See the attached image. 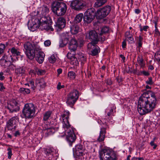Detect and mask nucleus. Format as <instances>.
I'll list each match as a JSON object with an SVG mask.
<instances>
[{"instance_id": "12", "label": "nucleus", "mask_w": 160, "mask_h": 160, "mask_svg": "<svg viewBox=\"0 0 160 160\" xmlns=\"http://www.w3.org/2000/svg\"><path fill=\"white\" fill-rule=\"evenodd\" d=\"M39 24V19L35 16L28 21V27L30 30L33 31L38 28Z\"/></svg>"}, {"instance_id": "44", "label": "nucleus", "mask_w": 160, "mask_h": 160, "mask_svg": "<svg viewBox=\"0 0 160 160\" xmlns=\"http://www.w3.org/2000/svg\"><path fill=\"white\" fill-rule=\"evenodd\" d=\"M70 63L71 64L74 66H78L79 64L78 62L77 58L75 57H73L72 58V59H71Z\"/></svg>"}, {"instance_id": "53", "label": "nucleus", "mask_w": 160, "mask_h": 160, "mask_svg": "<svg viewBox=\"0 0 160 160\" xmlns=\"http://www.w3.org/2000/svg\"><path fill=\"white\" fill-rule=\"evenodd\" d=\"M36 72L38 75H42L45 72V71L42 69H38Z\"/></svg>"}, {"instance_id": "24", "label": "nucleus", "mask_w": 160, "mask_h": 160, "mask_svg": "<svg viewBox=\"0 0 160 160\" xmlns=\"http://www.w3.org/2000/svg\"><path fill=\"white\" fill-rule=\"evenodd\" d=\"M63 37V38L59 41V46L62 47H64L67 44L70 38V37L67 33L65 34Z\"/></svg>"}, {"instance_id": "2", "label": "nucleus", "mask_w": 160, "mask_h": 160, "mask_svg": "<svg viewBox=\"0 0 160 160\" xmlns=\"http://www.w3.org/2000/svg\"><path fill=\"white\" fill-rule=\"evenodd\" d=\"M67 9V5L64 3L56 2L52 5L53 12L58 16H61L65 14Z\"/></svg>"}, {"instance_id": "25", "label": "nucleus", "mask_w": 160, "mask_h": 160, "mask_svg": "<svg viewBox=\"0 0 160 160\" xmlns=\"http://www.w3.org/2000/svg\"><path fill=\"white\" fill-rule=\"evenodd\" d=\"M45 56V54L43 52L39 51L36 54V59L39 63H42L44 61Z\"/></svg>"}, {"instance_id": "30", "label": "nucleus", "mask_w": 160, "mask_h": 160, "mask_svg": "<svg viewBox=\"0 0 160 160\" xmlns=\"http://www.w3.org/2000/svg\"><path fill=\"white\" fill-rule=\"evenodd\" d=\"M113 110L112 107L110 106L108 107L106 109L105 112L106 113H107V115L106 116V117H107L108 120H107V121H108L110 120L111 119L112 116L113 115Z\"/></svg>"}, {"instance_id": "48", "label": "nucleus", "mask_w": 160, "mask_h": 160, "mask_svg": "<svg viewBox=\"0 0 160 160\" xmlns=\"http://www.w3.org/2000/svg\"><path fill=\"white\" fill-rule=\"evenodd\" d=\"M109 30V29L108 27H104L101 30V33L103 34L108 33Z\"/></svg>"}, {"instance_id": "60", "label": "nucleus", "mask_w": 160, "mask_h": 160, "mask_svg": "<svg viewBox=\"0 0 160 160\" xmlns=\"http://www.w3.org/2000/svg\"><path fill=\"white\" fill-rule=\"evenodd\" d=\"M20 131L19 130L16 131L14 133V136L16 137L18 136H19L20 135Z\"/></svg>"}, {"instance_id": "34", "label": "nucleus", "mask_w": 160, "mask_h": 160, "mask_svg": "<svg viewBox=\"0 0 160 160\" xmlns=\"http://www.w3.org/2000/svg\"><path fill=\"white\" fill-rule=\"evenodd\" d=\"M52 114V112L48 111L43 114V120L44 121H48L51 118Z\"/></svg>"}, {"instance_id": "54", "label": "nucleus", "mask_w": 160, "mask_h": 160, "mask_svg": "<svg viewBox=\"0 0 160 160\" xmlns=\"http://www.w3.org/2000/svg\"><path fill=\"white\" fill-rule=\"evenodd\" d=\"M51 44V41L49 40H47L44 42V45L46 47H48Z\"/></svg>"}, {"instance_id": "41", "label": "nucleus", "mask_w": 160, "mask_h": 160, "mask_svg": "<svg viewBox=\"0 0 160 160\" xmlns=\"http://www.w3.org/2000/svg\"><path fill=\"white\" fill-rule=\"evenodd\" d=\"M137 43L138 44V47L139 48H140L142 47V44L143 38L141 36H139L137 37Z\"/></svg>"}, {"instance_id": "28", "label": "nucleus", "mask_w": 160, "mask_h": 160, "mask_svg": "<svg viewBox=\"0 0 160 160\" xmlns=\"http://www.w3.org/2000/svg\"><path fill=\"white\" fill-rule=\"evenodd\" d=\"M39 22H47L49 24H52V21L49 16L47 15L42 16L39 19Z\"/></svg>"}, {"instance_id": "40", "label": "nucleus", "mask_w": 160, "mask_h": 160, "mask_svg": "<svg viewBox=\"0 0 160 160\" xmlns=\"http://www.w3.org/2000/svg\"><path fill=\"white\" fill-rule=\"evenodd\" d=\"M78 59L81 61V63H84L86 61V56L81 53L78 54Z\"/></svg>"}, {"instance_id": "59", "label": "nucleus", "mask_w": 160, "mask_h": 160, "mask_svg": "<svg viewBox=\"0 0 160 160\" xmlns=\"http://www.w3.org/2000/svg\"><path fill=\"white\" fill-rule=\"evenodd\" d=\"M67 57L68 58L72 59V58L74 57V56H72V55L70 53H68L67 54Z\"/></svg>"}, {"instance_id": "11", "label": "nucleus", "mask_w": 160, "mask_h": 160, "mask_svg": "<svg viewBox=\"0 0 160 160\" xmlns=\"http://www.w3.org/2000/svg\"><path fill=\"white\" fill-rule=\"evenodd\" d=\"M86 38L91 41L89 43L97 44L98 42V37L97 33L94 30H91L86 33Z\"/></svg>"}, {"instance_id": "61", "label": "nucleus", "mask_w": 160, "mask_h": 160, "mask_svg": "<svg viewBox=\"0 0 160 160\" xmlns=\"http://www.w3.org/2000/svg\"><path fill=\"white\" fill-rule=\"evenodd\" d=\"M3 72H0V79L1 80H2L5 78V77L3 76Z\"/></svg>"}, {"instance_id": "26", "label": "nucleus", "mask_w": 160, "mask_h": 160, "mask_svg": "<svg viewBox=\"0 0 160 160\" xmlns=\"http://www.w3.org/2000/svg\"><path fill=\"white\" fill-rule=\"evenodd\" d=\"M79 95L78 91L75 89H73L67 95V96L77 100L78 98Z\"/></svg>"}, {"instance_id": "21", "label": "nucleus", "mask_w": 160, "mask_h": 160, "mask_svg": "<svg viewBox=\"0 0 160 160\" xmlns=\"http://www.w3.org/2000/svg\"><path fill=\"white\" fill-rule=\"evenodd\" d=\"M78 44L77 40L75 38H72L69 44L68 48L71 52H75L78 47Z\"/></svg>"}, {"instance_id": "45", "label": "nucleus", "mask_w": 160, "mask_h": 160, "mask_svg": "<svg viewBox=\"0 0 160 160\" xmlns=\"http://www.w3.org/2000/svg\"><path fill=\"white\" fill-rule=\"evenodd\" d=\"M125 40L126 41H128V43L129 44H131L134 43V39L132 36L126 38Z\"/></svg>"}, {"instance_id": "51", "label": "nucleus", "mask_w": 160, "mask_h": 160, "mask_svg": "<svg viewBox=\"0 0 160 160\" xmlns=\"http://www.w3.org/2000/svg\"><path fill=\"white\" fill-rule=\"evenodd\" d=\"M29 86L31 87V88L33 90H34L35 89V86L34 85V82L33 80H31L29 81Z\"/></svg>"}, {"instance_id": "29", "label": "nucleus", "mask_w": 160, "mask_h": 160, "mask_svg": "<svg viewBox=\"0 0 160 160\" xmlns=\"http://www.w3.org/2000/svg\"><path fill=\"white\" fill-rule=\"evenodd\" d=\"M25 53L27 58L31 60L33 59L35 56V52L34 48L29 51H25Z\"/></svg>"}, {"instance_id": "36", "label": "nucleus", "mask_w": 160, "mask_h": 160, "mask_svg": "<svg viewBox=\"0 0 160 160\" xmlns=\"http://www.w3.org/2000/svg\"><path fill=\"white\" fill-rule=\"evenodd\" d=\"M25 69L23 67H19L15 70L16 73L18 75H22L25 73Z\"/></svg>"}, {"instance_id": "56", "label": "nucleus", "mask_w": 160, "mask_h": 160, "mask_svg": "<svg viewBox=\"0 0 160 160\" xmlns=\"http://www.w3.org/2000/svg\"><path fill=\"white\" fill-rule=\"evenodd\" d=\"M125 38H127L129 37L132 36V34H131V32L130 31H127L125 33Z\"/></svg>"}, {"instance_id": "4", "label": "nucleus", "mask_w": 160, "mask_h": 160, "mask_svg": "<svg viewBox=\"0 0 160 160\" xmlns=\"http://www.w3.org/2000/svg\"><path fill=\"white\" fill-rule=\"evenodd\" d=\"M101 160H116V155L112 149L108 148L103 149L100 155Z\"/></svg>"}, {"instance_id": "52", "label": "nucleus", "mask_w": 160, "mask_h": 160, "mask_svg": "<svg viewBox=\"0 0 160 160\" xmlns=\"http://www.w3.org/2000/svg\"><path fill=\"white\" fill-rule=\"evenodd\" d=\"M7 150L8 151V158L9 159H10L12 155L11 149L10 148H8Z\"/></svg>"}, {"instance_id": "46", "label": "nucleus", "mask_w": 160, "mask_h": 160, "mask_svg": "<svg viewBox=\"0 0 160 160\" xmlns=\"http://www.w3.org/2000/svg\"><path fill=\"white\" fill-rule=\"evenodd\" d=\"M68 77L71 79L75 78L76 75L75 73L73 71H70L68 73Z\"/></svg>"}, {"instance_id": "20", "label": "nucleus", "mask_w": 160, "mask_h": 160, "mask_svg": "<svg viewBox=\"0 0 160 160\" xmlns=\"http://www.w3.org/2000/svg\"><path fill=\"white\" fill-rule=\"evenodd\" d=\"M52 24H49L47 22H39V24L38 28H40L41 30H45L46 31L50 30L53 31L54 30L51 26Z\"/></svg>"}, {"instance_id": "19", "label": "nucleus", "mask_w": 160, "mask_h": 160, "mask_svg": "<svg viewBox=\"0 0 160 160\" xmlns=\"http://www.w3.org/2000/svg\"><path fill=\"white\" fill-rule=\"evenodd\" d=\"M11 63V61L8 59L6 55L3 56L0 59V64L4 68H8Z\"/></svg>"}, {"instance_id": "16", "label": "nucleus", "mask_w": 160, "mask_h": 160, "mask_svg": "<svg viewBox=\"0 0 160 160\" xmlns=\"http://www.w3.org/2000/svg\"><path fill=\"white\" fill-rule=\"evenodd\" d=\"M70 113L68 111L64 112V114L62 115V127L63 128H68L69 127L70 125L68 122Z\"/></svg>"}, {"instance_id": "18", "label": "nucleus", "mask_w": 160, "mask_h": 160, "mask_svg": "<svg viewBox=\"0 0 160 160\" xmlns=\"http://www.w3.org/2000/svg\"><path fill=\"white\" fill-rule=\"evenodd\" d=\"M58 127H50L48 128L45 127L44 129L43 132L45 133V136L48 137L49 135L53 134L58 129Z\"/></svg>"}, {"instance_id": "49", "label": "nucleus", "mask_w": 160, "mask_h": 160, "mask_svg": "<svg viewBox=\"0 0 160 160\" xmlns=\"http://www.w3.org/2000/svg\"><path fill=\"white\" fill-rule=\"evenodd\" d=\"M5 45L4 44L0 43V54H2L5 49Z\"/></svg>"}, {"instance_id": "22", "label": "nucleus", "mask_w": 160, "mask_h": 160, "mask_svg": "<svg viewBox=\"0 0 160 160\" xmlns=\"http://www.w3.org/2000/svg\"><path fill=\"white\" fill-rule=\"evenodd\" d=\"M66 24V20L63 17L59 18L58 20L56 26L58 29H61L64 28Z\"/></svg>"}, {"instance_id": "31", "label": "nucleus", "mask_w": 160, "mask_h": 160, "mask_svg": "<svg viewBox=\"0 0 160 160\" xmlns=\"http://www.w3.org/2000/svg\"><path fill=\"white\" fill-rule=\"evenodd\" d=\"M67 96L66 103L68 106L72 108L77 100L68 96Z\"/></svg>"}, {"instance_id": "38", "label": "nucleus", "mask_w": 160, "mask_h": 160, "mask_svg": "<svg viewBox=\"0 0 160 160\" xmlns=\"http://www.w3.org/2000/svg\"><path fill=\"white\" fill-rule=\"evenodd\" d=\"M24 47L26 51H29L34 48V47L29 42H27L24 44Z\"/></svg>"}, {"instance_id": "32", "label": "nucleus", "mask_w": 160, "mask_h": 160, "mask_svg": "<svg viewBox=\"0 0 160 160\" xmlns=\"http://www.w3.org/2000/svg\"><path fill=\"white\" fill-rule=\"evenodd\" d=\"M79 30V26L75 23L70 26V31L72 34H76L78 33Z\"/></svg>"}, {"instance_id": "62", "label": "nucleus", "mask_w": 160, "mask_h": 160, "mask_svg": "<svg viewBox=\"0 0 160 160\" xmlns=\"http://www.w3.org/2000/svg\"><path fill=\"white\" fill-rule=\"evenodd\" d=\"M126 41L124 40L122 43V48H126Z\"/></svg>"}, {"instance_id": "35", "label": "nucleus", "mask_w": 160, "mask_h": 160, "mask_svg": "<svg viewBox=\"0 0 160 160\" xmlns=\"http://www.w3.org/2000/svg\"><path fill=\"white\" fill-rule=\"evenodd\" d=\"M83 14L82 13H80L77 15L75 17L74 22V23L76 24L77 23L80 22L82 20L83 17Z\"/></svg>"}, {"instance_id": "10", "label": "nucleus", "mask_w": 160, "mask_h": 160, "mask_svg": "<svg viewBox=\"0 0 160 160\" xmlns=\"http://www.w3.org/2000/svg\"><path fill=\"white\" fill-rule=\"evenodd\" d=\"M85 148L82 144H78L76 145L74 148H73V152L76 158H78L83 156L84 155Z\"/></svg>"}, {"instance_id": "6", "label": "nucleus", "mask_w": 160, "mask_h": 160, "mask_svg": "<svg viewBox=\"0 0 160 160\" xmlns=\"http://www.w3.org/2000/svg\"><path fill=\"white\" fill-rule=\"evenodd\" d=\"M111 9V7L108 5L102 8H100L96 13V16L97 18L101 19L107 16L110 13Z\"/></svg>"}, {"instance_id": "13", "label": "nucleus", "mask_w": 160, "mask_h": 160, "mask_svg": "<svg viewBox=\"0 0 160 160\" xmlns=\"http://www.w3.org/2000/svg\"><path fill=\"white\" fill-rule=\"evenodd\" d=\"M7 108L10 112H17L20 109L18 102L15 99L12 100L8 103Z\"/></svg>"}, {"instance_id": "1", "label": "nucleus", "mask_w": 160, "mask_h": 160, "mask_svg": "<svg viewBox=\"0 0 160 160\" xmlns=\"http://www.w3.org/2000/svg\"><path fill=\"white\" fill-rule=\"evenodd\" d=\"M157 99L154 92L148 90L144 92L139 98L138 111L141 115L152 111L157 105Z\"/></svg>"}, {"instance_id": "23", "label": "nucleus", "mask_w": 160, "mask_h": 160, "mask_svg": "<svg viewBox=\"0 0 160 160\" xmlns=\"http://www.w3.org/2000/svg\"><path fill=\"white\" fill-rule=\"evenodd\" d=\"M36 87L40 89L43 88L46 86V82L43 78H37L35 81Z\"/></svg>"}, {"instance_id": "57", "label": "nucleus", "mask_w": 160, "mask_h": 160, "mask_svg": "<svg viewBox=\"0 0 160 160\" xmlns=\"http://www.w3.org/2000/svg\"><path fill=\"white\" fill-rule=\"evenodd\" d=\"M106 39V38L105 37L102 35L100 37H99V38H98V41H104Z\"/></svg>"}, {"instance_id": "39", "label": "nucleus", "mask_w": 160, "mask_h": 160, "mask_svg": "<svg viewBox=\"0 0 160 160\" xmlns=\"http://www.w3.org/2000/svg\"><path fill=\"white\" fill-rule=\"evenodd\" d=\"M10 51L13 56H18L20 55V52L14 47H13L11 48Z\"/></svg>"}, {"instance_id": "3", "label": "nucleus", "mask_w": 160, "mask_h": 160, "mask_svg": "<svg viewBox=\"0 0 160 160\" xmlns=\"http://www.w3.org/2000/svg\"><path fill=\"white\" fill-rule=\"evenodd\" d=\"M35 112L34 106L32 103L25 104L22 111V113L26 119L32 118L34 116Z\"/></svg>"}, {"instance_id": "64", "label": "nucleus", "mask_w": 160, "mask_h": 160, "mask_svg": "<svg viewBox=\"0 0 160 160\" xmlns=\"http://www.w3.org/2000/svg\"><path fill=\"white\" fill-rule=\"evenodd\" d=\"M132 160H143V159L142 158H136L133 157L132 158Z\"/></svg>"}, {"instance_id": "14", "label": "nucleus", "mask_w": 160, "mask_h": 160, "mask_svg": "<svg viewBox=\"0 0 160 160\" xmlns=\"http://www.w3.org/2000/svg\"><path fill=\"white\" fill-rule=\"evenodd\" d=\"M70 5L73 9L79 11L83 8L85 4L82 0H74L71 1Z\"/></svg>"}, {"instance_id": "17", "label": "nucleus", "mask_w": 160, "mask_h": 160, "mask_svg": "<svg viewBox=\"0 0 160 160\" xmlns=\"http://www.w3.org/2000/svg\"><path fill=\"white\" fill-rule=\"evenodd\" d=\"M105 122L104 127H102L101 128L99 136L97 139L98 140L99 142L102 141L104 140L105 134L106 133V129L108 127L107 125L106 124V121Z\"/></svg>"}, {"instance_id": "58", "label": "nucleus", "mask_w": 160, "mask_h": 160, "mask_svg": "<svg viewBox=\"0 0 160 160\" xmlns=\"http://www.w3.org/2000/svg\"><path fill=\"white\" fill-rule=\"evenodd\" d=\"M106 83L108 85H111L112 84V81L110 79H108L107 80Z\"/></svg>"}, {"instance_id": "27", "label": "nucleus", "mask_w": 160, "mask_h": 160, "mask_svg": "<svg viewBox=\"0 0 160 160\" xmlns=\"http://www.w3.org/2000/svg\"><path fill=\"white\" fill-rule=\"evenodd\" d=\"M39 10L38 13L42 16L46 15L49 11L48 8L45 5H44L40 8Z\"/></svg>"}, {"instance_id": "8", "label": "nucleus", "mask_w": 160, "mask_h": 160, "mask_svg": "<svg viewBox=\"0 0 160 160\" xmlns=\"http://www.w3.org/2000/svg\"><path fill=\"white\" fill-rule=\"evenodd\" d=\"M18 117L15 116L11 118L8 120L6 126L8 130L13 132L15 131L18 127Z\"/></svg>"}, {"instance_id": "50", "label": "nucleus", "mask_w": 160, "mask_h": 160, "mask_svg": "<svg viewBox=\"0 0 160 160\" xmlns=\"http://www.w3.org/2000/svg\"><path fill=\"white\" fill-rule=\"evenodd\" d=\"M146 83L147 84L150 85L153 84V82L152 81V77H149L148 79L146 81Z\"/></svg>"}, {"instance_id": "42", "label": "nucleus", "mask_w": 160, "mask_h": 160, "mask_svg": "<svg viewBox=\"0 0 160 160\" xmlns=\"http://www.w3.org/2000/svg\"><path fill=\"white\" fill-rule=\"evenodd\" d=\"M57 56L56 55L52 54L48 57V61L51 63H54L56 60Z\"/></svg>"}, {"instance_id": "7", "label": "nucleus", "mask_w": 160, "mask_h": 160, "mask_svg": "<svg viewBox=\"0 0 160 160\" xmlns=\"http://www.w3.org/2000/svg\"><path fill=\"white\" fill-rule=\"evenodd\" d=\"M96 16V12L94 8L88 9L84 13L83 20L85 23H89L93 20Z\"/></svg>"}, {"instance_id": "33", "label": "nucleus", "mask_w": 160, "mask_h": 160, "mask_svg": "<svg viewBox=\"0 0 160 160\" xmlns=\"http://www.w3.org/2000/svg\"><path fill=\"white\" fill-rule=\"evenodd\" d=\"M96 2L94 4V7L98 8L107 2V0H96Z\"/></svg>"}, {"instance_id": "9", "label": "nucleus", "mask_w": 160, "mask_h": 160, "mask_svg": "<svg viewBox=\"0 0 160 160\" xmlns=\"http://www.w3.org/2000/svg\"><path fill=\"white\" fill-rule=\"evenodd\" d=\"M46 157L49 160H56L58 157V154L52 148H47L44 150Z\"/></svg>"}, {"instance_id": "37", "label": "nucleus", "mask_w": 160, "mask_h": 160, "mask_svg": "<svg viewBox=\"0 0 160 160\" xmlns=\"http://www.w3.org/2000/svg\"><path fill=\"white\" fill-rule=\"evenodd\" d=\"M137 62L140 66L141 68H143L145 66V63L142 56H138L137 58Z\"/></svg>"}, {"instance_id": "55", "label": "nucleus", "mask_w": 160, "mask_h": 160, "mask_svg": "<svg viewBox=\"0 0 160 160\" xmlns=\"http://www.w3.org/2000/svg\"><path fill=\"white\" fill-rule=\"evenodd\" d=\"M65 87L64 85H61V83L60 82H58V84L57 86V89L58 90H60L61 88H63Z\"/></svg>"}, {"instance_id": "47", "label": "nucleus", "mask_w": 160, "mask_h": 160, "mask_svg": "<svg viewBox=\"0 0 160 160\" xmlns=\"http://www.w3.org/2000/svg\"><path fill=\"white\" fill-rule=\"evenodd\" d=\"M139 27L140 28V31L141 32L143 31H147V29L149 28V27L148 26H144L143 27H142L141 24L139 25Z\"/></svg>"}, {"instance_id": "15", "label": "nucleus", "mask_w": 160, "mask_h": 160, "mask_svg": "<svg viewBox=\"0 0 160 160\" xmlns=\"http://www.w3.org/2000/svg\"><path fill=\"white\" fill-rule=\"evenodd\" d=\"M96 44H94L92 43H89L87 46L88 48L90 54L92 56L97 55L100 52V48L98 46L96 45Z\"/></svg>"}, {"instance_id": "5", "label": "nucleus", "mask_w": 160, "mask_h": 160, "mask_svg": "<svg viewBox=\"0 0 160 160\" xmlns=\"http://www.w3.org/2000/svg\"><path fill=\"white\" fill-rule=\"evenodd\" d=\"M64 129L66 136V139L69 145L71 146L72 143L75 142L76 139V136L74 132L73 128L71 127L70 125L68 128Z\"/></svg>"}, {"instance_id": "43", "label": "nucleus", "mask_w": 160, "mask_h": 160, "mask_svg": "<svg viewBox=\"0 0 160 160\" xmlns=\"http://www.w3.org/2000/svg\"><path fill=\"white\" fill-rule=\"evenodd\" d=\"M19 91L21 93L24 94H29L30 92V90L29 89L23 88H20Z\"/></svg>"}, {"instance_id": "63", "label": "nucleus", "mask_w": 160, "mask_h": 160, "mask_svg": "<svg viewBox=\"0 0 160 160\" xmlns=\"http://www.w3.org/2000/svg\"><path fill=\"white\" fill-rule=\"evenodd\" d=\"M141 73L145 76H148L149 75V73L148 72L144 71H142Z\"/></svg>"}]
</instances>
